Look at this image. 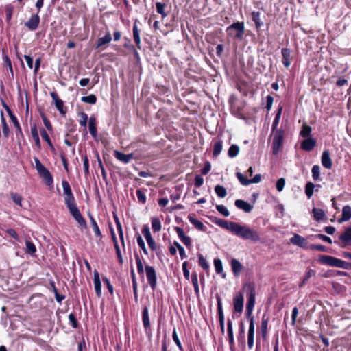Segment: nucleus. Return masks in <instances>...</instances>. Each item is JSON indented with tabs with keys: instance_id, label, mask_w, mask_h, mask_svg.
<instances>
[{
	"instance_id": "nucleus-50",
	"label": "nucleus",
	"mask_w": 351,
	"mask_h": 351,
	"mask_svg": "<svg viewBox=\"0 0 351 351\" xmlns=\"http://www.w3.org/2000/svg\"><path fill=\"white\" fill-rule=\"evenodd\" d=\"M189 219L190 222L193 224L199 230H203V228L204 227V224L199 220L193 218V217L189 216Z\"/></svg>"
},
{
	"instance_id": "nucleus-9",
	"label": "nucleus",
	"mask_w": 351,
	"mask_h": 351,
	"mask_svg": "<svg viewBox=\"0 0 351 351\" xmlns=\"http://www.w3.org/2000/svg\"><path fill=\"white\" fill-rule=\"evenodd\" d=\"M145 272L147 281L153 290L156 287V274L154 268L152 266L146 265Z\"/></svg>"
},
{
	"instance_id": "nucleus-38",
	"label": "nucleus",
	"mask_w": 351,
	"mask_h": 351,
	"mask_svg": "<svg viewBox=\"0 0 351 351\" xmlns=\"http://www.w3.org/2000/svg\"><path fill=\"white\" fill-rule=\"evenodd\" d=\"M82 101L87 104H95L97 101V97L95 95L91 94L88 96L82 97Z\"/></svg>"
},
{
	"instance_id": "nucleus-26",
	"label": "nucleus",
	"mask_w": 351,
	"mask_h": 351,
	"mask_svg": "<svg viewBox=\"0 0 351 351\" xmlns=\"http://www.w3.org/2000/svg\"><path fill=\"white\" fill-rule=\"evenodd\" d=\"M112 40V36L110 32H107L104 37L99 38L97 42V48L108 44Z\"/></svg>"
},
{
	"instance_id": "nucleus-54",
	"label": "nucleus",
	"mask_w": 351,
	"mask_h": 351,
	"mask_svg": "<svg viewBox=\"0 0 351 351\" xmlns=\"http://www.w3.org/2000/svg\"><path fill=\"white\" fill-rule=\"evenodd\" d=\"M311 132V128L307 125L302 126V130L300 131V135L302 137H307L310 135Z\"/></svg>"
},
{
	"instance_id": "nucleus-44",
	"label": "nucleus",
	"mask_w": 351,
	"mask_h": 351,
	"mask_svg": "<svg viewBox=\"0 0 351 351\" xmlns=\"http://www.w3.org/2000/svg\"><path fill=\"white\" fill-rule=\"evenodd\" d=\"M90 219L91 224L93 226V229L95 234L97 237H100L101 235V231L99 230V228L97 223H96L95 220L91 215H90Z\"/></svg>"
},
{
	"instance_id": "nucleus-60",
	"label": "nucleus",
	"mask_w": 351,
	"mask_h": 351,
	"mask_svg": "<svg viewBox=\"0 0 351 351\" xmlns=\"http://www.w3.org/2000/svg\"><path fill=\"white\" fill-rule=\"evenodd\" d=\"M51 285H52V287L53 289V291H54L56 299L57 302H61L64 299V296L62 295H60L58 293V290L56 288L55 285H54L53 282L51 283Z\"/></svg>"
},
{
	"instance_id": "nucleus-34",
	"label": "nucleus",
	"mask_w": 351,
	"mask_h": 351,
	"mask_svg": "<svg viewBox=\"0 0 351 351\" xmlns=\"http://www.w3.org/2000/svg\"><path fill=\"white\" fill-rule=\"evenodd\" d=\"M152 228L154 232H159L161 230V223L158 218H152Z\"/></svg>"
},
{
	"instance_id": "nucleus-63",
	"label": "nucleus",
	"mask_w": 351,
	"mask_h": 351,
	"mask_svg": "<svg viewBox=\"0 0 351 351\" xmlns=\"http://www.w3.org/2000/svg\"><path fill=\"white\" fill-rule=\"evenodd\" d=\"M309 247L311 250H318V251H321V252H326V247L322 245L312 244L310 245Z\"/></svg>"
},
{
	"instance_id": "nucleus-12",
	"label": "nucleus",
	"mask_w": 351,
	"mask_h": 351,
	"mask_svg": "<svg viewBox=\"0 0 351 351\" xmlns=\"http://www.w3.org/2000/svg\"><path fill=\"white\" fill-rule=\"evenodd\" d=\"M51 98L54 102V104L57 108V110L60 112V113L62 115L66 114V110L64 108V102L62 99H60L56 93V92L53 91L50 93Z\"/></svg>"
},
{
	"instance_id": "nucleus-16",
	"label": "nucleus",
	"mask_w": 351,
	"mask_h": 351,
	"mask_svg": "<svg viewBox=\"0 0 351 351\" xmlns=\"http://www.w3.org/2000/svg\"><path fill=\"white\" fill-rule=\"evenodd\" d=\"M175 230L178 234V236L182 241V242L186 245V246H190L191 244V238L188 236H186L184 234V232L182 228L180 227H175Z\"/></svg>"
},
{
	"instance_id": "nucleus-23",
	"label": "nucleus",
	"mask_w": 351,
	"mask_h": 351,
	"mask_svg": "<svg viewBox=\"0 0 351 351\" xmlns=\"http://www.w3.org/2000/svg\"><path fill=\"white\" fill-rule=\"evenodd\" d=\"M114 156L117 158V159H118L119 160H120L124 163L129 162L133 158L132 154H125L121 153L118 151H116L114 152Z\"/></svg>"
},
{
	"instance_id": "nucleus-17",
	"label": "nucleus",
	"mask_w": 351,
	"mask_h": 351,
	"mask_svg": "<svg viewBox=\"0 0 351 351\" xmlns=\"http://www.w3.org/2000/svg\"><path fill=\"white\" fill-rule=\"evenodd\" d=\"M322 164L325 168L328 169L332 167V162L328 150H325L323 152L322 155Z\"/></svg>"
},
{
	"instance_id": "nucleus-25",
	"label": "nucleus",
	"mask_w": 351,
	"mask_h": 351,
	"mask_svg": "<svg viewBox=\"0 0 351 351\" xmlns=\"http://www.w3.org/2000/svg\"><path fill=\"white\" fill-rule=\"evenodd\" d=\"M231 266L234 276H238L243 269V266L241 263L235 258L232 259Z\"/></svg>"
},
{
	"instance_id": "nucleus-20",
	"label": "nucleus",
	"mask_w": 351,
	"mask_h": 351,
	"mask_svg": "<svg viewBox=\"0 0 351 351\" xmlns=\"http://www.w3.org/2000/svg\"><path fill=\"white\" fill-rule=\"evenodd\" d=\"M315 141L312 138H308L301 143V148L305 151H311L315 146Z\"/></svg>"
},
{
	"instance_id": "nucleus-42",
	"label": "nucleus",
	"mask_w": 351,
	"mask_h": 351,
	"mask_svg": "<svg viewBox=\"0 0 351 351\" xmlns=\"http://www.w3.org/2000/svg\"><path fill=\"white\" fill-rule=\"evenodd\" d=\"M192 283L194 287L195 292L196 294L199 293V285H198V278H197V274L195 272H193L192 274Z\"/></svg>"
},
{
	"instance_id": "nucleus-36",
	"label": "nucleus",
	"mask_w": 351,
	"mask_h": 351,
	"mask_svg": "<svg viewBox=\"0 0 351 351\" xmlns=\"http://www.w3.org/2000/svg\"><path fill=\"white\" fill-rule=\"evenodd\" d=\"M215 191L218 195V197L221 198L225 197L227 195L226 189L223 186L221 185H217L215 187Z\"/></svg>"
},
{
	"instance_id": "nucleus-48",
	"label": "nucleus",
	"mask_w": 351,
	"mask_h": 351,
	"mask_svg": "<svg viewBox=\"0 0 351 351\" xmlns=\"http://www.w3.org/2000/svg\"><path fill=\"white\" fill-rule=\"evenodd\" d=\"M315 185L312 182H308L306 184L305 193L308 197H311L313 194V189Z\"/></svg>"
},
{
	"instance_id": "nucleus-33",
	"label": "nucleus",
	"mask_w": 351,
	"mask_h": 351,
	"mask_svg": "<svg viewBox=\"0 0 351 351\" xmlns=\"http://www.w3.org/2000/svg\"><path fill=\"white\" fill-rule=\"evenodd\" d=\"M143 323L145 328H148L150 326L149 319V313L148 309L147 307H145L143 311Z\"/></svg>"
},
{
	"instance_id": "nucleus-22",
	"label": "nucleus",
	"mask_w": 351,
	"mask_h": 351,
	"mask_svg": "<svg viewBox=\"0 0 351 351\" xmlns=\"http://www.w3.org/2000/svg\"><path fill=\"white\" fill-rule=\"evenodd\" d=\"M351 218V207L350 206H345L342 209L341 218L338 220L339 223L347 221Z\"/></svg>"
},
{
	"instance_id": "nucleus-11",
	"label": "nucleus",
	"mask_w": 351,
	"mask_h": 351,
	"mask_svg": "<svg viewBox=\"0 0 351 351\" xmlns=\"http://www.w3.org/2000/svg\"><path fill=\"white\" fill-rule=\"evenodd\" d=\"M236 176L241 183V184L244 186H247L252 183H258L261 180V176L260 174H256L252 179H247L241 173L237 172L236 173Z\"/></svg>"
},
{
	"instance_id": "nucleus-7",
	"label": "nucleus",
	"mask_w": 351,
	"mask_h": 351,
	"mask_svg": "<svg viewBox=\"0 0 351 351\" xmlns=\"http://www.w3.org/2000/svg\"><path fill=\"white\" fill-rule=\"evenodd\" d=\"M283 143V132L281 130H276L274 134L273 139V153L277 154L280 150Z\"/></svg>"
},
{
	"instance_id": "nucleus-39",
	"label": "nucleus",
	"mask_w": 351,
	"mask_h": 351,
	"mask_svg": "<svg viewBox=\"0 0 351 351\" xmlns=\"http://www.w3.org/2000/svg\"><path fill=\"white\" fill-rule=\"evenodd\" d=\"M239 152V147L237 145H232L230 147L228 154L230 157L233 158L237 156Z\"/></svg>"
},
{
	"instance_id": "nucleus-4",
	"label": "nucleus",
	"mask_w": 351,
	"mask_h": 351,
	"mask_svg": "<svg viewBox=\"0 0 351 351\" xmlns=\"http://www.w3.org/2000/svg\"><path fill=\"white\" fill-rule=\"evenodd\" d=\"M36 169L39 175L44 178L47 185H51L53 183V178L49 171L40 162L38 158H35Z\"/></svg>"
},
{
	"instance_id": "nucleus-2",
	"label": "nucleus",
	"mask_w": 351,
	"mask_h": 351,
	"mask_svg": "<svg viewBox=\"0 0 351 351\" xmlns=\"http://www.w3.org/2000/svg\"><path fill=\"white\" fill-rule=\"evenodd\" d=\"M243 290L246 291L248 296L246 305V314L250 319L251 317H254L252 316V314L255 304L256 293L254 286L252 283H245L243 286Z\"/></svg>"
},
{
	"instance_id": "nucleus-58",
	"label": "nucleus",
	"mask_w": 351,
	"mask_h": 351,
	"mask_svg": "<svg viewBox=\"0 0 351 351\" xmlns=\"http://www.w3.org/2000/svg\"><path fill=\"white\" fill-rule=\"evenodd\" d=\"M285 184V180L283 178H281L277 180L276 182V189L278 191H282L284 189Z\"/></svg>"
},
{
	"instance_id": "nucleus-43",
	"label": "nucleus",
	"mask_w": 351,
	"mask_h": 351,
	"mask_svg": "<svg viewBox=\"0 0 351 351\" xmlns=\"http://www.w3.org/2000/svg\"><path fill=\"white\" fill-rule=\"evenodd\" d=\"M135 259L136 261L137 271L138 274H143L144 272L143 265L140 256L138 254H135Z\"/></svg>"
},
{
	"instance_id": "nucleus-21",
	"label": "nucleus",
	"mask_w": 351,
	"mask_h": 351,
	"mask_svg": "<svg viewBox=\"0 0 351 351\" xmlns=\"http://www.w3.org/2000/svg\"><path fill=\"white\" fill-rule=\"evenodd\" d=\"M339 239L345 245L350 244L351 243V227H347L343 233L339 236Z\"/></svg>"
},
{
	"instance_id": "nucleus-19",
	"label": "nucleus",
	"mask_w": 351,
	"mask_h": 351,
	"mask_svg": "<svg viewBox=\"0 0 351 351\" xmlns=\"http://www.w3.org/2000/svg\"><path fill=\"white\" fill-rule=\"evenodd\" d=\"M93 282H94V287H95L96 294L98 297H101V280H100V278H99V274L97 271H95L94 272Z\"/></svg>"
},
{
	"instance_id": "nucleus-27",
	"label": "nucleus",
	"mask_w": 351,
	"mask_h": 351,
	"mask_svg": "<svg viewBox=\"0 0 351 351\" xmlns=\"http://www.w3.org/2000/svg\"><path fill=\"white\" fill-rule=\"evenodd\" d=\"M88 128L90 133L91 134L93 137L95 138L97 136V130L95 124V119L93 117H91L89 119Z\"/></svg>"
},
{
	"instance_id": "nucleus-35",
	"label": "nucleus",
	"mask_w": 351,
	"mask_h": 351,
	"mask_svg": "<svg viewBox=\"0 0 351 351\" xmlns=\"http://www.w3.org/2000/svg\"><path fill=\"white\" fill-rule=\"evenodd\" d=\"M267 325H268V319L265 317L264 315L262 318L261 322V334L263 338H265L267 333Z\"/></svg>"
},
{
	"instance_id": "nucleus-1",
	"label": "nucleus",
	"mask_w": 351,
	"mask_h": 351,
	"mask_svg": "<svg viewBox=\"0 0 351 351\" xmlns=\"http://www.w3.org/2000/svg\"><path fill=\"white\" fill-rule=\"evenodd\" d=\"M219 226L230 231L232 234L245 240L253 242L259 241L260 234L258 231L246 225H241L239 223L219 219L216 221Z\"/></svg>"
},
{
	"instance_id": "nucleus-6",
	"label": "nucleus",
	"mask_w": 351,
	"mask_h": 351,
	"mask_svg": "<svg viewBox=\"0 0 351 351\" xmlns=\"http://www.w3.org/2000/svg\"><path fill=\"white\" fill-rule=\"evenodd\" d=\"M68 209L69 210L70 213L73 217V218L77 221L79 225L82 228H86V222L84 219L82 215H81L78 208L77 207L75 203L69 204L66 205Z\"/></svg>"
},
{
	"instance_id": "nucleus-45",
	"label": "nucleus",
	"mask_w": 351,
	"mask_h": 351,
	"mask_svg": "<svg viewBox=\"0 0 351 351\" xmlns=\"http://www.w3.org/2000/svg\"><path fill=\"white\" fill-rule=\"evenodd\" d=\"M199 258V265L204 269H208L209 268V265L206 260L204 258L202 254H199L198 255Z\"/></svg>"
},
{
	"instance_id": "nucleus-5",
	"label": "nucleus",
	"mask_w": 351,
	"mask_h": 351,
	"mask_svg": "<svg viewBox=\"0 0 351 351\" xmlns=\"http://www.w3.org/2000/svg\"><path fill=\"white\" fill-rule=\"evenodd\" d=\"M36 169L39 175L44 178L47 185H51L53 183V178L49 171L40 162L38 158H35Z\"/></svg>"
},
{
	"instance_id": "nucleus-32",
	"label": "nucleus",
	"mask_w": 351,
	"mask_h": 351,
	"mask_svg": "<svg viewBox=\"0 0 351 351\" xmlns=\"http://www.w3.org/2000/svg\"><path fill=\"white\" fill-rule=\"evenodd\" d=\"M313 217L316 221H320L323 219L325 216V213L322 209L313 208L312 210Z\"/></svg>"
},
{
	"instance_id": "nucleus-3",
	"label": "nucleus",
	"mask_w": 351,
	"mask_h": 351,
	"mask_svg": "<svg viewBox=\"0 0 351 351\" xmlns=\"http://www.w3.org/2000/svg\"><path fill=\"white\" fill-rule=\"evenodd\" d=\"M319 261L326 265H329L331 267H335L338 268H342L345 269H351V263L346 262L343 260L339 259L337 258L328 256V255H322L319 257Z\"/></svg>"
},
{
	"instance_id": "nucleus-40",
	"label": "nucleus",
	"mask_w": 351,
	"mask_h": 351,
	"mask_svg": "<svg viewBox=\"0 0 351 351\" xmlns=\"http://www.w3.org/2000/svg\"><path fill=\"white\" fill-rule=\"evenodd\" d=\"M304 239L298 234H295L291 239V242L298 246H302L304 242Z\"/></svg>"
},
{
	"instance_id": "nucleus-49",
	"label": "nucleus",
	"mask_w": 351,
	"mask_h": 351,
	"mask_svg": "<svg viewBox=\"0 0 351 351\" xmlns=\"http://www.w3.org/2000/svg\"><path fill=\"white\" fill-rule=\"evenodd\" d=\"M217 311H218V315H219V320L223 319L224 315H223V313L222 304H221V301L220 297L217 296Z\"/></svg>"
},
{
	"instance_id": "nucleus-64",
	"label": "nucleus",
	"mask_w": 351,
	"mask_h": 351,
	"mask_svg": "<svg viewBox=\"0 0 351 351\" xmlns=\"http://www.w3.org/2000/svg\"><path fill=\"white\" fill-rule=\"evenodd\" d=\"M8 114L10 117L11 121L14 123L15 127H18L20 125L16 117L13 114L10 109H8Z\"/></svg>"
},
{
	"instance_id": "nucleus-29",
	"label": "nucleus",
	"mask_w": 351,
	"mask_h": 351,
	"mask_svg": "<svg viewBox=\"0 0 351 351\" xmlns=\"http://www.w3.org/2000/svg\"><path fill=\"white\" fill-rule=\"evenodd\" d=\"M133 36L134 42L138 47V49H141V38H140V34H139V29H138L136 23L135 22L133 25Z\"/></svg>"
},
{
	"instance_id": "nucleus-59",
	"label": "nucleus",
	"mask_w": 351,
	"mask_h": 351,
	"mask_svg": "<svg viewBox=\"0 0 351 351\" xmlns=\"http://www.w3.org/2000/svg\"><path fill=\"white\" fill-rule=\"evenodd\" d=\"M136 195H137L138 199L140 202H141L142 204L145 203L146 197H145V195L144 194V193L143 191H141V190L138 189L136 191Z\"/></svg>"
},
{
	"instance_id": "nucleus-8",
	"label": "nucleus",
	"mask_w": 351,
	"mask_h": 351,
	"mask_svg": "<svg viewBox=\"0 0 351 351\" xmlns=\"http://www.w3.org/2000/svg\"><path fill=\"white\" fill-rule=\"evenodd\" d=\"M232 29L236 30L234 38L241 40L245 32L244 23L243 22L234 23L227 28V32H230Z\"/></svg>"
},
{
	"instance_id": "nucleus-14",
	"label": "nucleus",
	"mask_w": 351,
	"mask_h": 351,
	"mask_svg": "<svg viewBox=\"0 0 351 351\" xmlns=\"http://www.w3.org/2000/svg\"><path fill=\"white\" fill-rule=\"evenodd\" d=\"M254 338V319L250 318L248 334H247V346L250 349L253 347Z\"/></svg>"
},
{
	"instance_id": "nucleus-28",
	"label": "nucleus",
	"mask_w": 351,
	"mask_h": 351,
	"mask_svg": "<svg viewBox=\"0 0 351 351\" xmlns=\"http://www.w3.org/2000/svg\"><path fill=\"white\" fill-rule=\"evenodd\" d=\"M227 330L228 335L229 337V343L230 347L234 346V335H233V330H232V322L230 319H228L227 322Z\"/></svg>"
},
{
	"instance_id": "nucleus-57",
	"label": "nucleus",
	"mask_w": 351,
	"mask_h": 351,
	"mask_svg": "<svg viewBox=\"0 0 351 351\" xmlns=\"http://www.w3.org/2000/svg\"><path fill=\"white\" fill-rule=\"evenodd\" d=\"M280 116H281V109H280L278 110V112H277L276 115V117L273 121V123H272V130L274 131L276 130V127L279 123V120L280 119Z\"/></svg>"
},
{
	"instance_id": "nucleus-46",
	"label": "nucleus",
	"mask_w": 351,
	"mask_h": 351,
	"mask_svg": "<svg viewBox=\"0 0 351 351\" xmlns=\"http://www.w3.org/2000/svg\"><path fill=\"white\" fill-rule=\"evenodd\" d=\"M157 12L162 15V17L167 16V14L165 12V4L162 3L160 2H157L156 3Z\"/></svg>"
},
{
	"instance_id": "nucleus-51",
	"label": "nucleus",
	"mask_w": 351,
	"mask_h": 351,
	"mask_svg": "<svg viewBox=\"0 0 351 351\" xmlns=\"http://www.w3.org/2000/svg\"><path fill=\"white\" fill-rule=\"evenodd\" d=\"M214 265H215L216 273L221 274L223 271V266H222V263H221V260L219 258H215L214 260Z\"/></svg>"
},
{
	"instance_id": "nucleus-15",
	"label": "nucleus",
	"mask_w": 351,
	"mask_h": 351,
	"mask_svg": "<svg viewBox=\"0 0 351 351\" xmlns=\"http://www.w3.org/2000/svg\"><path fill=\"white\" fill-rule=\"evenodd\" d=\"M234 307L236 312L241 313L243 308V297L241 293H237L234 296Z\"/></svg>"
},
{
	"instance_id": "nucleus-10",
	"label": "nucleus",
	"mask_w": 351,
	"mask_h": 351,
	"mask_svg": "<svg viewBox=\"0 0 351 351\" xmlns=\"http://www.w3.org/2000/svg\"><path fill=\"white\" fill-rule=\"evenodd\" d=\"M64 194L65 195V204L69 205L75 202V198L72 193L71 189L69 182L66 180H63L62 182Z\"/></svg>"
},
{
	"instance_id": "nucleus-53",
	"label": "nucleus",
	"mask_w": 351,
	"mask_h": 351,
	"mask_svg": "<svg viewBox=\"0 0 351 351\" xmlns=\"http://www.w3.org/2000/svg\"><path fill=\"white\" fill-rule=\"evenodd\" d=\"M11 197H12V199L13 202L16 204H17V205H19L20 206H22V203H21V202H22V197L19 194H18L16 193H11Z\"/></svg>"
},
{
	"instance_id": "nucleus-61",
	"label": "nucleus",
	"mask_w": 351,
	"mask_h": 351,
	"mask_svg": "<svg viewBox=\"0 0 351 351\" xmlns=\"http://www.w3.org/2000/svg\"><path fill=\"white\" fill-rule=\"evenodd\" d=\"M80 116L82 119L80 120V123L82 127L86 128L88 121V115L85 112H81Z\"/></svg>"
},
{
	"instance_id": "nucleus-62",
	"label": "nucleus",
	"mask_w": 351,
	"mask_h": 351,
	"mask_svg": "<svg viewBox=\"0 0 351 351\" xmlns=\"http://www.w3.org/2000/svg\"><path fill=\"white\" fill-rule=\"evenodd\" d=\"M315 271L310 269L304 276V279L300 285V286L303 285L312 276L315 275Z\"/></svg>"
},
{
	"instance_id": "nucleus-13",
	"label": "nucleus",
	"mask_w": 351,
	"mask_h": 351,
	"mask_svg": "<svg viewBox=\"0 0 351 351\" xmlns=\"http://www.w3.org/2000/svg\"><path fill=\"white\" fill-rule=\"evenodd\" d=\"M40 23V17L38 14L32 15L31 18L25 23V26L27 27L29 30H36Z\"/></svg>"
},
{
	"instance_id": "nucleus-52",
	"label": "nucleus",
	"mask_w": 351,
	"mask_h": 351,
	"mask_svg": "<svg viewBox=\"0 0 351 351\" xmlns=\"http://www.w3.org/2000/svg\"><path fill=\"white\" fill-rule=\"evenodd\" d=\"M216 208L219 213H220L224 217H228L230 215V213L228 208L223 205H217Z\"/></svg>"
},
{
	"instance_id": "nucleus-55",
	"label": "nucleus",
	"mask_w": 351,
	"mask_h": 351,
	"mask_svg": "<svg viewBox=\"0 0 351 351\" xmlns=\"http://www.w3.org/2000/svg\"><path fill=\"white\" fill-rule=\"evenodd\" d=\"M136 241H137L138 245L141 248V250H143L144 254H147V249H146V247H145V242H144L143 239H142V237L140 235H138L137 237Z\"/></svg>"
},
{
	"instance_id": "nucleus-30",
	"label": "nucleus",
	"mask_w": 351,
	"mask_h": 351,
	"mask_svg": "<svg viewBox=\"0 0 351 351\" xmlns=\"http://www.w3.org/2000/svg\"><path fill=\"white\" fill-rule=\"evenodd\" d=\"M252 19L257 29H259L263 25V23L261 20V13L259 12H252Z\"/></svg>"
},
{
	"instance_id": "nucleus-41",
	"label": "nucleus",
	"mask_w": 351,
	"mask_h": 351,
	"mask_svg": "<svg viewBox=\"0 0 351 351\" xmlns=\"http://www.w3.org/2000/svg\"><path fill=\"white\" fill-rule=\"evenodd\" d=\"M222 150V142L217 141L215 143L213 147V156L217 157Z\"/></svg>"
},
{
	"instance_id": "nucleus-24",
	"label": "nucleus",
	"mask_w": 351,
	"mask_h": 351,
	"mask_svg": "<svg viewBox=\"0 0 351 351\" xmlns=\"http://www.w3.org/2000/svg\"><path fill=\"white\" fill-rule=\"evenodd\" d=\"M282 55V64L285 67H289L291 64L290 62V57H291V51L287 48H282L281 51Z\"/></svg>"
},
{
	"instance_id": "nucleus-31",
	"label": "nucleus",
	"mask_w": 351,
	"mask_h": 351,
	"mask_svg": "<svg viewBox=\"0 0 351 351\" xmlns=\"http://www.w3.org/2000/svg\"><path fill=\"white\" fill-rule=\"evenodd\" d=\"M31 134H32V138L35 141L36 145L38 148H40V142L38 132L37 128H36V125H34L33 126H32V128H31Z\"/></svg>"
},
{
	"instance_id": "nucleus-47",
	"label": "nucleus",
	"mask_w": 351,
	"mask_h": 351,
	"mask_svg": "<svg viewBox=\"0 0 351 351\" xmlns=\"http://www.w3.org/2000/svg\"><path fill=\"white\" fill-rule=\"evenodd\" d=\"M3 64H4V66L9 69L12 75H13V69H12V66L11 60H10L8 56L7 55H5V54H3Z\"/></svg>"
},
{
	"instance_id": "nucleus-37",
	"label": "nucleus",
	"mask_w": 351,
	"mask_h": 351,
	"mask_svg": "<svg viewBox=\"0 0 351 351\" xmlns=\"http://www.w3.org/2000/svg\"><path fill=\"white\" fill-rule=\"evenodd\" d=\"M26 245V252L29 254L30 255H34L36 252V248L35 245L29 241H25Z\"/></svg>"
},
{
	"instance_id": "nucleus-56",
	"label": "nucleus",
	"mask_w": 351,
	"mask_h": 351,
	"mask_svg": "<svg viewBox=\"0 0 351 351\" xmlns=\"http://www.w3.org/2000/svg\"><path fill=\"white\" fill-rule=\"evenodd\" d=\"M312 176L315 180L319 179V167L318 165H314L312 168Z\"/></svg>"
},
{
	"instance_id": "nucleus-18",
	"label": "nucleus",
	"mask_w": 351,
	"mask_h": 351,
	"mask_svg": "<svg viewBox=\"0 0 351 351\" xmlns=\"http://www.w3.org/2000/svg\"><path fill=\"white\" fill-rule=\"evenodd\" d=\"M234 204L238 208L243 210L245 213H250L253 208L251 204L242 199H237Z\"/></svg>"
}]
</instances>
